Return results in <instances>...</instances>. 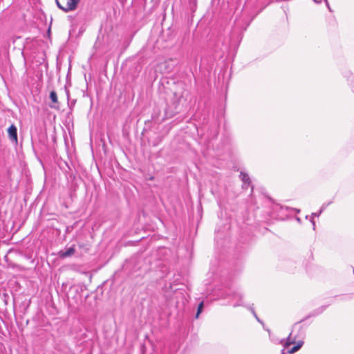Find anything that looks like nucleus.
Masks as SVG:
<instances>
[{
    "label": "nucleus",
    "mask_w": 354,
    "mask_h": 354,
    "mask_svg": "<svg viewBox=\"0 0 354 354\" xmlns=\"http://www.w3.org/2000/svg\"><path fill=\"white\" fill-rule=\"evenodd\" d=\"M324 1H325V3H326V6H327L328 9L330 11H331V8H330V6H329V3H328V0H324Z\"/></svg>",
    "instance_id": "11"
},
{
    "label": "nucleus",
    "mask_w": 354,
    "mask_h": 354,
    "mask_svg": "<svg viewBox=\"0 0 354 354\" xmlns=\"http://www.w3.org/2000/svg\"><path fill=\"white\" fill-rule=\"evenodd\" d=\"M50 106L51 108H54V109H59V106L50 105Z\"/></svg>",
    "instance_id": "14"
},
{
    "label": "nucleus",
    "mask_w": 354,
    "mask_h": 354,
    "mask_svg": "<svg viewBox=\"0 0 354 354\" xmlns=\"http://www.w3.org/2000/svg\"><path fill=\"white\" fill-rule=\"evenodd\" d=\"M75 249L73 246V247L66 248L65 250H61L59 252V255L61 258H66V257H69L75 254Z\"/></svg>",
    "instance_id": "3"
},
{
    "label": "nucleus",
    "mask_w": 354,
    "mask_h": 354,
    "mask_svg": "<svg viewBox=\"0 0 354 354\" xmlns=\"http://www.w3.org/2000/svg\"><path fill=\"white\" fill-rule=\"evenodd\" d=\"M233 306H234V307H236V306H242V303H241V302H237V303L234 304Z\"/></svg>",
    "instance_id": "13"
},
{
    "label": "nucleus",
    "mask_w": 354,
    "mask_h": 354,
    "mask_svg": "<svg viewBox=\"0 0 354 354\" xmlns=\"http://www.w3.org/2000/svg\"><path fill=\"white\" fill-rule=\"evenodd\" d=\"M324 308H322V310L320 311V313H321V312H322V311H324Z\"/></svg>",
    "instance_id": "17"
},
{
    "label": "nucleus",
    "mask_w": 354,
    "mask_h": 354,
    "mask_svg": "<svg viewBox=\"0 0 354 354\" xmlns=\"http://www.w3.org/2000/svg\"><path fill=\"white\" fill-rule=\"evenodd\" d=\"M8 133L10 140L12 142L17 144V129L15 124H12L9 127V128L8 129Z\"/></svg>",
    "instance_id": "2"
},
{
    "label": "nucleus",
    "mask_w": 354,
    "mask_h": 354,
    "mask_svg": "<svg viewBox=\"0 0 354 354\" xmlns=\"http://www.w3.org/2000/svg\"><path fill=\"white\" fill-rule=\"evenodd\" d=\"M55 1L58 8L66 12L75 10L80 2V0H67L66 6H63L58 0Z\"/></svg>",
    "instance_id": "1"
},
{
    "label": "nucleus",
    "mask_w": 354,
    "mask_h": 354,
    "mask_svg": "<svg viewBox=\"0 0 354 354\" xmlns=\"http://www.w3.org/2000/svg\"><path fill=\"white\" fill-rule=\"evenodd\" d=\"M294 342V341H290V335L288 337L287 339V341L285 344V346H290L291 344H292Z\"/></svg>",
    "instance_id": "10"
},
{
    "label": "nucleus",
    "mask_w": 354,
    "mask_h": 354,
    "mask_svg": "<svg viewBox=\"0 0 354 354\" xmlns=\"http://www.w3.org/2000/svg\"><path fill=\"white\" fill-rule=\"evenodd\" d=\"M297 345H299L300 348H301L302 346V345H303V342H301V341L299 342Z\"/></svg>",
    "instance_id": "15"
},
{
    "label": "nucleus",
    "mask_w": 354,
    "mask_h": 354,
    "mask_svg": "<svg viewBox=\"0 0 354 354\" xmlns=\"http://www.w3.org/2000/svg\"><path fill=\"white\" fill-rule=\"evenodd\" d=\"M326 208V205L325 204H323L321 207V209L319 211V212H317V213H313L311 214V218L310 219V221L313 224V229L315 230V221L313 219V217L314 216H319V215L322 213V212Z\"/></svg>",
    "instance_id": "4"
},
{
    "label": "nucleus",
    "mask_w": 354,
    "mask_h": 354,
    "mask_svg": "<svg viewBox=\"0 0 354 354\" xmlns=\"http://www.w3.org/2000/svg\"><path fill=\"white\" fill-rule=\"evenodd\" d=\"M234 297H239L240 299L242 298V296L239 293H234Z\"/></svg>",
    "instance_id": "12"
},
{
    "label": "nucleus",
    "mask_w": 354,
    "mask_h": 354,
    "mask_svg": "<svg viewBox=\"0 0 354 354\" xmlns=\"http://www.w3.org/2000/svg\"><path fill=\"white\" fill-rule=\"evenodd\" d=\"M299 349H300V346L295 345L288 351V353L292 354V353L297 352V351H299Z\"/></svg>",
    "instance_id": "8"
},
{
    "label": "nucleus",
    "mask_w": 354,
    "mask_h": 354,
    "mask_svg": "<svg viewBox=\"0 0 354 354\" xmlns=\"http://www.w3.org/2000/svg\"><path fill=\"white\" fill-rule=\"evenodd\" d=\"M250 310H251L252 313L253 314V315L255 317V318L257 319V321L260 323H262L261 321L259 319V317H257L254 308L252 307H250Z\"/></svg>",
    "instance_id": "9"
},
{
    "label": "nucleus",
    "mask_w": 354,
    "mask_h": 354,
    "mask_svg": "<svg viewBox=\"0 0 354 354\" xmlns=\"http://www.w3.org/2000/svg\"><path fill=\"white\" fill-rule=\"evenodd\" d=\"M282 354H283V350L282 351Z\"/></svg>",
    "instance_id": "18"
},
{
    "label": "nucleus",
    "mask_w": 354,
    "mask_h": 354,
    "mask_svg": "<svg viewBox=\"0 0 354 354\" xmlns=\"http://www.w3.org/2000/svg\"><path fill=\"white\" fill-rule=\"evenodd\" d=\"M203 302H201L199 304H198V309H197V313H196V318H198L200 313L202 312L203 310Z\"/></svg>",
    "instance_id": "7"
},
{
    "label": "nucleus",
    "mask_w": 354,
    "mask_h": 354,
    "mask_svg": "<svg viewBox=\"0 0 354 354\" xmlns=\"http://www.w3.org/2000/svg\"><path fill=\"white\" fill-rule=\"evenodd\" d=\"M313 1H314L315 3H320L322 0H320V1L313 0Z\"/></svg>",
    "instance_id": "16"
},
{
    "label": "nucleus",
    "mask_w": 354,
    "mask_h": 354,
    "mask_svg": "<svg viewBox=\"0 0 354 354\" xmlns=\"http://www.w3.org/2000/svg\"><path fill=\"white\" fill-rule=\"evenodd\" d=\"M50 99L51 100L52 102L54 104H58V99L57 95L55 91H52L50 93Z\"/></svg>",
    "instance_id": "6"
},
{
    "label": "nucleus",
    "mask_w": 354,
    "mask_h": 354,
    "mask_svg": "<svg viewBox=\"0 0 354 354\" xmlns=\"http://www.w3.org/2000/svg\"><path fill=\"white\" fill-rule=\"evenodd\" d=\"M240 177H241L242 181L245 184H248V185H250V183H251L250 178V177L248 176V175L246 173H244V172L241 171L240 173Z\"/></svg>",
    "instance_id": "5"
}]
</instances>
